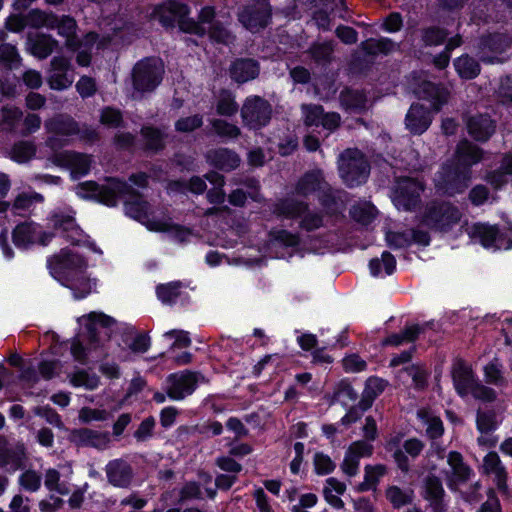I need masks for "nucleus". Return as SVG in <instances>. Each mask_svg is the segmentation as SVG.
<instances>
[{
    "mask_svg": "<svg viewBox=\"0 0 512 512\" xmlns=\"http://www.w3.org/2000/svg\"><path fill=\"white\" fill-rule=\"evenodd\" d=\"M79 323L86 326L87 334H80L73 340L71 353L75 360L84 363L88 352L98 345L100 329L111 326L114 320L102 313L92 312L87 317L79 318Z\"/></svg>",
    "mask_w": 512,
    "mask_h": 512,
    "instance_id": "f257e3e1",
    "label": "nucleus"
},
{
    "mask_svg": "<svg viewBox=\"0 0 512 512\" xmlns=\"http://www.w3.org/2000/svg\"><path fill=\"white\" fill-rule=\"evenodd\" d=\"M296 192L302 196L317 193L320 203L329 213L338 212L344 203L341 199L342 192H337L336 195L329 184L325 181L322 171L320 170H313L306 173L298 181Z\"/></svg>",
    "mask_w": 512,
    "mask_h": 512,
    "instance_id": "f03ea898",
    "label": "nucleus"
},
{
    "mask_svg": "<svg viewBox=\"0 0 512 512\" xmlns=\"http://www.w3.org/2000/svg\"><path fill=\"white\" fill-rule=\"evenodd\" d=\"M188 7L178 1L168 0L154 7L151 18L159 21L164 27H174L178 23L180 29L187 33L203 34L201 28L194 20L187 19Z\"/></svg>",
    "mask_w": 512,
    "mask_h": 512,
    "instance_id": "7ed1b4c3",
    "label": "nucleus"
},
{
    "mask_svg": "<svg viewBox=\"0 0 512 512\" xmlns=\"http://www.w3.org/2000/svg\"><path fill=\"white\" fill-rule=\"evenodd\" d=\"M128 190V184L116 178L107 179L104 184L85 181L75 187L76 194L83 199H93L108 206H115L120 196Z\"/></svg>",
    "mask_w": 512,
    "mask_h": 512,
    "instance_id": "20e7f679",
    "label": "nucleus"
},
{
    "mask_svg": "<svg viewBox=\"0 0 512 512\" xmlns=\"http://www.w3.org/2000/svg\"><path fill=\"white\" fill-rule=\"evenodd\" d=\"M339 174L349 187L364 183L369 174V165L364 155L357 149H347L338 159Z\"/></svg>",
    "mask_w": 512,
    "mask_h": 512,
    "instance_id": "39448f33",
    "label": "nucleus"
},
{
    "mask_svg": "<svg viewBox=\"0 0 512 512\" xmlns=\"http://www.w3.org/2000/svg\"><path fill=\"white\" fill-rule=\"evenodd\" d=\"M275 212L287 218H299V226L305 231H314L323 226L321 212L310 210L307 203L293 198L280 200L275 206Z\"/></svg>",
    "mask_w": 512,
    "mask_h": 512,
    "instance_id": "423d86ee",
    "label": "nucleus"
},
{
    "mask_svg": "<svg viewBox=\"0 0 512 512\" xmlns=\"http://www.w3.org/2000/svg\"><path fill=\"white\" fill-rule=\"evenodd\" d=\"M471 180V170L459 165H444L435 175L436 189L445 195L454 196L464 192Z\"/></svg>",
    "mask_w": 512,
    "mask_h": 512,
    "instance_id": "0eeeda50",
    "label": "nucleus"
},
{
    "mask_svg": "<svg viewBox=\"0 0 512 512\" xmlns=\"http://www.w3.org/2000/svg\"><path fill=\"white\" fill-rule=\"evenodd\" d=\"M164 65L158 58H146L133 68V86L138 92L154 90L161 82Z\"/></svg>",
    "mask_w": 512,
    "mask_h": 512,
    "instance_id": "6e6552de",
    "label": "nucleus"
},
{
    "mask_svg": "<svg viewBox=\"0 0 512 512\" xmlns=\"http://www.w3.org/2000/svg\"><path fill=\"white\" fill-rule=\"evenodd\" d=\"M48 267L51 275L62 284L71 277L85 272L87 264L78 254L63 249L48 261Z\"/></svg>",
    "mask_w": 512,
    "mask_h": 512,
    "instance_id": "1a4fd4ad",
    "label": "nucleus"
},
{
    "mask_svg": "<svg viewBox=\"0 0 512 512\" xmlns=\"http://www.w3.org/2000/svg\"><path fill=\"white\" fill-rule=\"evenodd\" d=\"M272 117L271 104L260 96H249L241 108L243 124L249 129L258 130L270 122Z\"/></svg>",
    "mask_w": 512,
    "mask_h": 512,
    "instance_id": "9d476101",
    "label": "nucleus"
},
{
    "mask_svg": "<svg viewBox=\"0 0 512 512\" xmlns=\"http://www.w3.org/2000/svg\"><path fill=\"white\" fill-rule=\"evenodd\" d=\"M460 210L450 203H431L427 206L423 222L436 230L447 231L461 220Z\"/></svg>",
    "mask_w": 512,
    "mask_h": 512,
    "instance_id": "9b49d317",
    "label": "nucleus"
},
{
    "mask_svg": "<svg viewBox=\"0 0 512 512\" xmlns=\"http://www.w3.org/2000/svg\"><path fill=\"white\" fill-rule=\"evenodd\" d=\"M272 11L267 0H254L238 13L239 22L249 31L264 29L271 21Z\"/></svg>",
    "mask_w": 512,
    "mask_h": 512,
    "instance_id": "f8f14e48",
    "label": "nucleus"
},
{
    "mask_svg": "<svg viewBox=\"0 0 512 512\" xmlns=\"http://www.w3.org/2000/svg\"><path fill=\"white\" fill-rule=\"evenodd\" d=\"M423 190L424 186L419 180L409 177L399 178L394 188L393 202L397 209L411 211L419 204Z\"/></svg>",
    "mask_w": 512,
    "mask_h": 512,
    "instance_id": "ddd939ff",
    "label": "nucleus"
},
{
    "mask_svg": "<svg viewBox=\"0 0 512 512\" xmlns=\"http://www.w3.org/2000/svg\"><path fill=\"white\" fill-rule=\"evenodd\" d=\"M469 235L472 239L479 241L485 248L495 250L512 248V239L500 233L495 226L478 223L469 228Z\"/></svg>",
    "mask_w": 512,
    "mask_h": 512,
    "instance_id": "4468645a",
    "label": "nucleus"
},
{
    "mask_svg": "<svg viewBox=\"0 0 512 512\" xmlns=\"http://www.w3.org/2000/svg\"><path fill=\"white\" fill-rule=\"evenodd\" d=\"M197 386V375L190 371L170 374L166 379V393L174 401L191 395Z\"/></svg>",
    "mask_w": 512,
    "mask_h": 512,
    "instance_id": "2eb2a0df",
    "label": "nucleus"
},
{
    "mask_svg": "<svg viewBox=\"0 0 512 512\" xmlns=\"http://www.w3.org/2000/svg\"><path fill=\"white\" fill-rule=\"evenodd\" d=\"M47 82L53 90H65L72 85L74 73L67 58L56 56L51 60Z\"/></svg>",
    "mask_w": 512,
    "mask_h": 512,
    "instance_id": "dca6fc26",
    "label": "nucleus"
},
{
    "mask_svg": "<svg viewBox=\"0 0 512 512\" xmlns=\"http://www.w3.org/2000/svg\"><path fill=\"white\" fill-rule=\"evenodd\" d=\"M52 238V234L44 232L34 222H24L17 225L13 231V241L16 246L26 248L29 245L40 243L46 245Z\"/></svg>",
    "mask_w": 512,
    "mask_h": 512,
    "instance_id": "f3484780",
    "label": "nucleus"
},
{
    "mask_svg": "<svg viewBox=\"0 0 512 512\" xmlns=\"http://www.w3.org/2000/svg\"><path fill=\"white\" fill-rule=\"evenodd\" d=\"M451 376L456 392L465 397L478 380L471 365L462 359H456L451 368Z\"/></svg>",
    "mask_w": 512,
    "mask_h": 512,
    "instance_id": "a211bd4d",
    "label": "nucleus"
},
{
    "mask_svg": "<svg viewBox=\"0 0 512 512\" xmlns=\"http://www.w3.org/2000/svg\"><path fill=\"white\" fill-rule=\"evenodd\" d=\"M58 165L66 167L70 170L71 177L77 179L90 171L91 157L74 151H64L55 156Z\"/></svg>",
    "mask_w": 512,
    "mask_h": 512,
    "instance_id": "6ab92c4d",
    "label": "nucleus"
},
{
    "mask_svg": "<svg viewBox=\"0 0 512 512\" xmlns=\"http://www.w3.org/2000/svg\"><path fill=\"white\" fill-rule=\"evenodd\" d=\"M50 221L55 229H60L63 231L66 239L72 244L79 245L85 242L86 235L77 225L72 215L62 212H55L51 215Z\"/></svg>",
    "mask_w": 512,
    "mask_h": 512,
    "instance_id": "aec40b11",
    "label": "nucleus"
},
{
    "mask_svg": "<svg viewBox=\"0 0 512 512\" xmlns=\"http://www.w3.org/2000/svg\"><path fill=\"white\" fill-rule=\"evenodd\" d=\"M432 123V117L427 108L420 104L411 105L405 118L406 128L413 134L424 133Z\"/></svg>",
    "mask_w": 512,
    "mask_h": 512,
    "instance_id": "412c9836",
    "label": "nucleus"
},
{
    "mask_svg": "<svg viewBox=\"0 0 512 512\" xmlns=\"http://www.w3.org/2000/svg\"><path fill=\"white\" fill-rule=\"evenodd\" d=\"M122 197H128L125 202V210L130 217L142 222L146 226L150 221H157L156 219L149 218V204L138 197L129 184L128 190ZM119 198H121V196Z\"/></svg>",
    "mask_w": 512,
    "mask_h": 512,
    "instance_id": "4be33fe9",
    "label": "nucleus"
},
{
    "mask_svg": "<svg viewBox=\"0 0 512 512\" xmlns=\"http://www.w3.org/2000/svg\"><path fill=\"white\" fill-rule=\"evenodd\" d=\"M71 436L72 440L80 446L105 449L110 443L109 433L95 431L88 428L74 430Z\"/></svg>",
    "mask_w": 512,
    "mask_h": 512,
    "instance_id": "5701e85b",
    "label": "nucleus"
},
{
    "mask_svg": "<svg viewBox=\"0 0 512 512\" xmlns=\"http://www.w3.org/2000/svg\"><path fill=\"white\" fill-rule=\"evenodd\" d=\"M483 152L482 150L469 142L468 140H462L456 148L455 158L456 163L463 170L471 168V166L477 164L482 160Z\"/></svg>",
    "mask_w": 512,
    "mask_h": 512,
    "instance_id": "b1692460",
    "label": "nucleus"
},
{
    "mask_svg": "<svg viewBox=\"0 0 512 512\" xmlns=\"http://www.w3.org/2000/svg\"><path fill=\"white\" fill-rule=\"evenodd\" d=\"M416 94L431 102L436 112L447 102L449 96L447 89L429 81L422 82L416 90Z\"/></svg>",
    "mask_w": 512,
    "mask_h": 512,
    "instance_id": "393cba45",
    "label": "nucleus"
},
{
    "mask_svg": "<svg viewBox=\"0 0 512 512\" xmlns=\"http://www.w3.org/2000/svg\"><path fill=\"white\" fill-rule=\"evenodd\" d=\"M467 130L475 140L486 141L494 133L495 125L487 115H477L468 119Z\"/></svg>",
    "mask_w": 512,
    "mask_h": 512,
    "instance_id": "a878e982",
    "label": "nucleus"
},
{
    "mask_svg": "<svg viewBox=\"0 0 512 512\" xmlns=\"http://www.w3.org/2000/svg\"><path fill=\"white\" fill-rule=\"evenodd\" d=\"M230 74L236 82L245 83L258 76L259 67L257 62L252 59H239L231 65Z\"/></svg>",
    "mask_w": 512,
    "mask_h": 512,
    "instance_id": "bb28decb",
    "label": "nucleus"
},
{
    "mask_svg": "<svg viewBox=\"0 0 512 512\" xmlns=\"http://www.w3.org/2000/svg\"><path fill=\"white\" fill-rule=\"evenodd\" d=\"M207 160L215 167L230 171L236 169L240 164V157L233 151L227 148H219L209 151Z\"/></svg>",
    "mask_w": 512,
    "mask_h": 512,
    "instance_id": "cd10ccee",
    "label": "nucleus"
},
{
    "mask_svg": "<svg viewBox=\"0 0 512 512\" xmlns=\"http://www.w3.org/2000/svg\"><path fill=\"white\" fill-rule=\"evenodd\" d=\"M44 127L48 133L56 135H75L79 133L77 123L67 115H56L45 121Z\"/></svg>",
    "mask_w": 512,
    "mask_h": 512,
    "instance_id": "c85d7f7f",
    "label": "nucleus"
},
{
    "mask_svg": "<svg viewBox=\"0 0 512 512\" xmlns=\"http://www.w3.org/2000/svg\"><path fill=\"white\" fill-rule=\"evenodd\" d=\"M509 45L510 40L506 36L502 34L489 35L488 37L483 38L480 42L479 56L482 61L493 63L494 57L486 56V50L494 53H502L509 47Z\"/></svg>",
    "mask_w": 512,
    "mask_h": 512,
    "instance_id": "c756f323",
    "label": "nucleus"
},
{
    "mask_svg": "<svg viewBox=\"0 0 512 512\" xmlns=\"http://www.w3.org/2000/svg\"><path fill=\"white\" fill-rule=\"evenodd\" d=\"M29 49L39 59L47 58L58 46V41L46 34H37L28 38Z\"/></svg>",
    "mask_w": 512,
    "mask_h": 512,
    "instance_id": "7c9ffc66",
    "label": "nucleus"
},
{
    "mask_svg": "<svg viewBox=\"0 0 512 512\" xmlns=\"http://www.w3.org/2000/svg\"><path fill=\"white\" fill-rule=\"evenodd\" d=\"M63 286L69 288L73 292L75 299H83L96 287V280L90 279L82 272L80 275L73 276L67 281L62 283Z\"/></svg>",
    "mask_w": 512,
    "mask_h": 512,
    "instance_id": "2f4dec72",
    "label": "nucleus"
},
{
    "mask_svg": "<svg viewBox=\"0 0 512 512\" xmlns=\"http://www.w3.org/2000/svg\"><path fill=\"white\" fill-rule=\"evenodd\" d=\"M23 456L24 450L22 446L13 448L0 437V466L16 470L21 466Z\"/></svg>",
    "mask_w": 512,
    "mask_h": 512,
    "instance_id": "473e14b6",
    "label": "nucleus"
},
{
    "mask_svg": "<svg viewBox=\"0 0 512 512\" xmlns=\"http://www.w3.org/2000/svg\"><path fill=\"white\" fill-rule=\"evenodd\" d=\"M147 228L151 231L167 232L178 242H185L191 236L188 229L175 225L170 220L150 221L147 223Z\"/></svg>",
    "mask_w": 512,
    "mask_h": 512,
    "instance_id": "72a5a7b5",
    "label": "nucleus"
},
{
    "mask_svg": "<svg viewBox=\"0 0 512 512\" xmlns=\"http://www.w3.org/2000/svg\"><path fill=\"white\" fill-rule=\"evenodd\" d=\"M387 382L378 377H371L366 381L365 388L362 394L363 409L371 406L372 402L378 397L386 388Z\"/></svg>",
    "mask_w": 512,
    "mask_h": 512,
    "instance_id": "f704fd0d",
    "label": "nucleus"
},
{
    "mask_svg": "<svg viewBox=\"0 0 512 512\" xmlns=\"http://www.w3.org/2000/svg\"><path fill=\"white\" fill-rule=\"evenodd\" d=\"M57 24L55 25L54 29L56 28L58 31V34L64 38H66V46L69 48H74L77 45V42L75 40V33L77 24L74 18L70 16H62L57 17Z\"/></svg>",
    "mask_w": 512,
    "mask_h": 512,
    "instance_id": "c9c22d12",
    "label": "nucleus"
},
{
    "mask_svg": "<svg viewBox=\"0 0 512 512\" xmlns=\"http://www.w3.org/2000/svg\"><path fill=\"white\" fill-rule=\"evenodd\" d=\"M483 469L487 476L506 480L507 472L496 452L488 453L483 459Z\"/></svg>",
    "mask_w": 512,
    "mask_h": 512,
    "instance_id": "e433bc0d",
    "label": "nucleus"
},
{
    "mask_svg": "<svg viewBox=\"0 0 512 512\" xmlns=\"http://www.w3.org/2000/svg\"><path fill=\"white\" fill-rule=\"evenodd\" d=\"M423 331V328L419 325H410L405 327L399 333L388 336L384 341L383 345L399 346L403 343L415 341L419 334Z\"/></svg>",
    "mask_w": 512,
    "mask_h": 512,
    "instance_id": "4c0bfd02",
    "label": "nucleus"
},
{
    "mask_svg": "<svg viewBox=\"0 0 512 512\" xmlns=\"http://www.w3.org/2000/svg\"><path fill=\"white\" fill-rule=\"evenodd\" d=\"M458 75L463 79H473L480 73L479 63L468 55H462L454 61Z\"/></svg>",
    "mask_w": 512,
    "mask_h": 512,
    "instance_id": "58836bf2",
    "label": "nucleus"
},
{
    "mask_svg": "<svg viewBox=\"0 0 512 512\" xmlns=\"http://www.w3.org/2000/svg\"><path fill=\"white\" fill-rule=\"evenodd\" d=\"M214 187L207 192V199L212 204H221L225 200V192L223 186L225 184L224 177L217 172H209L205 175Z\"/></svg>",
    "mask_w": 512,
    "mask_h": 512,
    "instance_id": "ea45409f",
    "label": "nucleus"
},
{
    "mask_svg": "<svg viewBox=\"0 0 512 512\" xmlns=\"http://www.w3.org/2000/svg\"><path fill=\"white\" fill-rule=\"evenodd\" d=\"M27 25L33 28L46 27L54 29L57 24V16L53 13H47L45 11L34 9L26 15Z\"/></svg>",
    "mask_w": 512,
    "mask_h": 512,
    "instance_id": "a19ab883",
    "label": "nucleus"
},
{
    "mask_svg": "<svg viewBox=\"0 0 512 512\" xmlns=\"http://www.w3.org/2000/svg\"><path fill=\"white\" fill-rule=\"evenodd\" d=\"M363 50L371 55L389 54L398 48V45L389 38L368 39L362 43Z\"/></svg>",
    "mask_w": 512,
    "mask_h": 512,
    "instance_id": "79ce46f5",
    "label": "nucleus"
},
{
    "mask_svg": "<svg viewBox=\"0 0 512 512\" xmlns=\"http://www.w3.org/2000/svg\"><path fill=\"white\" fill-rule=\"evenodd\" d=\"M447 462L457 480H466L473 475L472 469L464 462L462 455L456 451L448 454Z\"/></svg>",
    "mask_w": 512,
    "mask_h": 512,
    "instance_id": "37998d69",
    "label": "nucleus"
},
{
    "mask_svg": "<svg viewBox=\"0 0 512 512\" xmlns=\"http://www.w3.org/2000/svg\"><path fill=\"white\" fill-rule=\"evenodd\" d=\"M44 197L36 192H23L17 195L12 210L16 214H22L30 210L35 203H41Z\"/></svg>",
    "mask_w": 512,
    "mask_h": 512,
    "instance_id": "c03bdc74",
    "label": "nucleus"
},
{
    "mask_svg": "<svg viewBox=\"0 0 512 512\" xmlns=\"http://www.w3.org/2000/svg\"><path fill=\"white\" fill-rule=\"evenodd\" d=\"M206 188L207 185L205 179L199 176L192 177L188 183L174 181L168 185V190L171 192H184L185 190H189L194 194H202Z\"/></svg>",
    "mask_w": 512,
    "mask_h": 512,
    "instance_id": "a18cd8bd",
    "label": "nucleus"
},
{
    "mask_svg": "<svg viewBox=\"0 0 512 512\" xmlns=\"http://www.w3.org/2000/svg\"><path fill=\"white\" fill-rule=\"evenodd\" d=\"M382 266L387 275H391L396 268V260L394 256L384 251L381 255V259L374 258L369 263V269L373 276H379L382 271Z\"/></svg>",
    "mask_w": 512,
    "mask_h": 512,
    "instance_id": "49530a36",
    "label": "nucleus"
},
{
    "mask_svg": "<svg viewBox=\"0 0 512 512\" xmlns=\"http://www.w3.org/2000/svg\"><path fill=\"white\" fill-rule=\"evenodd\" d=\"M70 383L74 387H83L87 390H94L99 386L100 379L96 374L88 373L85 370H77L69 375Z\"/></svg>",
    "mask_w": 512,
    "mask_h": 512,
    "instance_id": "de8ad7c7",
    "label": "nucleus"
},
{
    "mask_svg": "<svg viewBox=\"0 0 512 512\" xmlns=\"http://www.w3.org/2000/svg\"><path fill=\"white\" fill-rule=\"evenodd\" d=\"M106 473L109 480H125L132 477V468L126 461L116 459L107 464Z\"/></svg>",
    "mask_w": 512,
    "mask_h": 512,
    "instance_id": "09e8293b",
    "label": "nucleus"
},
{
    "mask_svg": "<svg viewBox=\"0 0 512 512\" xmlns=\"http://www.w3.org/2000/svg\"><path fill=\"white\" fill-rule=\"evenodd\" d=\"M418 416L427 426L426 432L430 438L435 439L443 434V423L439 417L426 410H420Z\"/></svg>",
    "mask_w": 512,
    "mask_h": 512,
    "instance_id": "8fccbe9b",
    "label": "nucleus"
},
{
    "mask_svg": "<svg viewBox=\"0 0 512 512\" xmlns=\"http://www.w3.org/2000/svg\"><path fill=\"white\" fill-rule=\"evenodd\" d=\"M210 124L213 131L221 138L236 139L241 135V130L238 126L223 119H212Z\"/></svg>",
    "mask_w": 512,
    "mask_h": 512,
    "instance_id": "3c124183",
    "label": "nucleus"
},
{
    "mask_svg": "<svg viewBox=\"0 0 512 512\" xmlns=\"http://www.w3.org/2000/svg\"><path fill=\"white\" fill-rule=\"evenodd\" d=\"M181 288L182 283L175 281L159 285L156 293L162 303L171 304L179 297Z\"/></svg>",
    "mask_w": 512,
    "mask_h": 512,
    "instance_id": "603ef678",
    "label": "nucleus"
},
{
    "mask_svg": "<svg viewBox=\"0 0 512 512\" xmlns=\"http://www.w3.org/2000/svg\"><path fill=\"white\" fill-rule=\"evenodd\" d=\"M340 100L348 109L362 110L366 108L365 95L357 90H347L341 93Z\"/></svg>",
    "mask_w": 512,
    "mask_h": 512,
    "instance_id": "864d4df0",
    "label": "nucleus"
},
{
    "mask_svg": "<svg viewBox=\"0 0 512 512\" xmlns=\"http://www.w3.org/2000/svg\"><path fill=\"white\" fill-rule=\"evenodd\" d=\"M35 154V146L31 142L20 141L11 148L10 157L18 163L29 161Z\"/></svg>",
    "mask_w": 512,
    "mask_h": 512,
    "instance_id": "5fc2aeb1",
    "label": "nucleus"
},
{
    "mask_svg": "<svg viewBox=\"0 0 512 512\" xmlns=\"http://www.w3.org/2000/svg\"><path fill=\"white\" fill-rule=\"evenodd\" d=\"M350 214L355 221L368 225L376 217V209L369 203H363L353 206Z\"/></svg>",
    "mask_w": 512,
    "mask_h": 512,
    "instance_id": "6e6d98bb",
    "label": "nucleus"
},
{
    "mask_svg": "<svg viewBox=\"0 0 512 512\" xmlns=\"http://www.w3.org/2000/svg\"><path fill=\"white\" fill-rule=\"evenodd\" d=\"M358 397L357 392L348 382H340L335 390L333 399L335 402H339L342 405H348L349 403L355 402Z\"/></svg>",
    "mask_w": 512,
    "mask_h": 512,
    "instance_id": "4d7b16f0",
    "label": "nucleus"
},
{
    "mask_svg": "<svg viewBox=\"0 0 512 512\" xmlns=\"http://www.w3.org/2000/svg\"><path fill=\"white\" fill-rule=\"evenodd\" d=\"M484 378L488 384L498 387H503L507 384V381L503 376L501 365L497 362H490L484 367Z\"/></svg>",
    "mask_w": 512,
    "mask_h": 512,
    "instance_id": "13d9d810",
    "label": "nucleus"
},
{
    "mask_svg": "<svg viewBox=\"0 0 512 512\" xmlns=\"http://www.w3.org/2000/svg\"><path fill=\"white\" fill-rule=\"evenodd\" d=\"M0 60L10 69H16L21 64V57L16 47L9 43L0 45Z\"/></svg>",
    "mask_w": 512,
    "mask_h": 512,
    "instance_id": "bf43d9fd",
    "label": "nucleus"
},
{
    "mask_svg": "<svg viewBox=\"0 0 512 512\" xmlns=\"http://www.w3.org/2000/svg\"><path fill=\"white\" fill-rule=\"evenodd\" d=\"M333 50L332 42H323L313 44L309 52L313 60L317 63H327L331 60Z\"/></svg>",
    "mask_w": 512,
    "mask_h": 512,
    "instance_id": "052dcab7",
    "label": "nucleus"
},
{
    "mask_svg": "<svg viewBox=\"0 0 512 512\" xmlns=\"http://www.w3.org/2000/svg\"><path fill=\"white\" fill-rule=\"evenodd\" d=\"M477 429L481 434H488L497 428L495 413L478 411L476 417Z\"/></svg>",
    "mask_w": 512,
    "mask_h": 512,
    "instance_id": "680f3d73",
    "label": "nucleus"
},
{
    "mask_svg": "<svg viewBox=\"0 0 512 512\" xmlns=\"http://www.w3.org/2000/svg\"><path fill=\"white\" fill-rule=\"evenodd\" d=\"M313 464L316 473L320 476L330 474L336 468V464L333 462L330 456L324 454L323 452H316L314 454Z\"/></svg>",
    "mask_w": 512,
    "mask_h": 512,
    "instance_id": "e2e57ef3",
    "label": "nucleus"
},
{
    "mask_svg": "<svg viewBox=\"0 0 512 512\" xmlns=\"http://www.w3.org/2000/svg\"><path fill=\"white\" fill-rule=\"evenodd\" d=\"M238 111V104L231 93H221L217 103V113L223 116H232Z\"/></svg>",
    "mask_w": 512,
    "mask_h": 512,
    "instance_id": "0e129e2a",
    "label": "nucleus"
},
{
    "mask_svg": "<svg viewBox=\"0 0 512 512\" xmlns=\"http://www.w3.org/2000/svg\"><path fill=\"white\" fill-rule=\"evenodd\" d=\"M206 33L209 34V37L212 40L218 43L230 44L234 40L233 35L219 21L213 22V25L209 26V29Z\"/></svg>",
    "mask_w": 512,
    "mask_h": 512,
    "instance_id": "69168bd1",
    "label": "nucleus"
},
{
    "mask_svg": "<svg viewBox=\"0 0 512 512\" xmlns=\"http://www.w3.org/2000/svg\"><path fill=\"white\" fill-rule=\"evenodd\" d=\"M22 117V111L15 106L5 105L0 110V122L14 128Z\"/></svg>",
    "mask_w": 512,
    "mask_h": 512,
    "instance_id": "338daca9",
    "label": "nucleus"
},
{
    "mask_svg": "<svg viewBox=\"0 0 512 512\" xmlns=\"http://www.w3.org/2000/svg\"><path fill=\"white\" fill-rule=\"evenodd\" d=\"M141 132L149 149L158 150L163 147V133L160 130L146 126Z\"/></svg>",
    "mask_w": 512,
    "mask_h": 512,
    "instance_id": "774afa93",
    "label": "nucleus"
}]
</instances>
